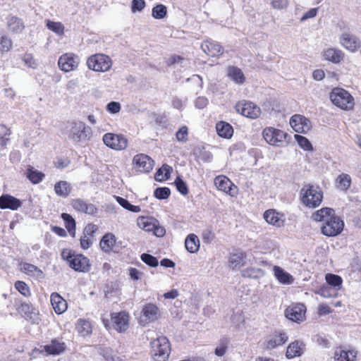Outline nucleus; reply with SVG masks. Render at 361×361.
<instances>
[{
  "label": "nucleus",
  "mask_w": 361,
  "mask_h": 361,
  "mask_svg": "<svg viewBox=\"0 0 361 361\" xmlns=\"http://www.w3.org/2000/svg\"><path fill=\"white\" fill-rule=\"evenodd\" d=\"M311 219L315 221H323L322 233L326 236H336L340 234L344 226L343 221L329 207H324L314 212Z\"/></svg>",
  "instance_id": "f257e3e1"
},
{
  "label": "nucleus",
  "mask_w": 361,
  "mask_h": 361,
  "mask_svg": "<svg viewBox=\"0 0 361 361\" xmlns=\"http://www.w3.org/2000/svg\"><path fill=\"white\" fill-rule=\"evenodd\" d=\"M63 133L73 142H80L88 139L90 128L82 121L68 122L63 128Z\"/></svg>",
  "instance_id": "f03ea898"
},
{
  "label": "nucleus",
  "mask_w": 361,
  "mask_h": 361,
  "mask_svg": "<svg viewBox=\"0 0 361 361\" xmlns=\"http://www.w3.org/2000/svg\"><path fill=\"white\" fill-rule=\"evenodd\" d=\"M302 203L309 208H315L322 202L323 192L314 185H306L300 192Z\"/></svg>",
  "instance_id": "7ed1b4c3"
},
{
  "label": "nucleus",
  "mask_w": 361,
  "mask_h": 361,
  "mask_svg": "<svg viewBox=\"0 0 361 361\" xmlns=\"http://www.w3.org/2000/svg\"><path fill=\"white\" fill-rule=\"evenodd\" d=\"M151 353L155 361H166L171 352L169 339L165 336H159L150 342Z\"/></svg>",
  "instance_id": "20e7f679"
},
{
  "label": "nucleus",
  "mask_w": 361,
  "mask_h": 361,
  "mask_svg": "<svg viewBox=\"0 0 361 361\" xmlns=\"http://www.w3.org/2000/svg\"><path fill=\"white\" fill-rule=\"evenodd\" d=\"M62 258L66 259L69 266L77 271L87 272L90 269L89 259L82 255H73L71 251L63 250Z\"/></svg>",
  "instance_id": "39448f33"
},
{
  "label": "nucleus",
  "mask_w": 361,
  "mask_h": 361,
  "mask_svg": "<svg viewBox=\"0 0 361 361\" xmlns=\"http://www.w3.org/2000/svg\"><path fill=\"white\" fill-rule=\"evenodd\" d=\"M87 67L97 72H106L112 66L111 58L103 54H96L90 56L87 60Z\"/></svg>",
  "instance_id": "423d86ee"
},
{
  "label": "nucleus",
  "mask_w": 361,
  "mask_h": 361,
  "mask_svg": "<svg viewBox=\"0 0 361 361\" xmlns=\"http://www.w3.org/2000/svg\"><path fill=\"white\" fill-rule=\"evenodd\" d=\"M331 102L342 109L348 110L354 106V99L346 90L336 88L330 94Z\"/></svg>",
  "instance_id": "0eeeda50"
},
{
  "label": "nucleus",
  "mask_w": 361,
  "mask_h": 361,
  "mask_svg": "<svg viewBox=\"0 0 361 361\" xmlns=\"http://www.w3.org/2000/svg\"><path fill=\"white\" fill-rule=\"evenodd\" d=\"M263 137L266 142L275 147H283L288 142V134L281 130L271 127L266 128L263 130Z\"/></svg>",
  "instance_id": "6e6552de"
},
{
  "label": "nucleus",
  "mask_w": 361,
  "mask_h": 361,
  "mask_svg": "<svg viewBox=\"0 0 361 361\" xmlns=\"http://www.w3.org/2000/svg\"><path fill=\"white\" fill-rule=\"evenodd\" d=\"M235 109L238 114L251 119H255L261 114V109L257 104L246 100L238 102Z\"/></svg>",
  "instance_id": "1a4fd4ad"
},
{
  "label": "nucleus",
  "mask_w": 361,
  "mask_h": 361,
  "mask_svg": "<svg viewBox=\"0 0 361 361\" xmlns=\"http://www.w3.org/2000/svg\"><path fill=\"white\" fill-rule=\"evenodd\" d=\"M341 46L349 51L354 53L358 51L361 47V41L360 38L350 32H343L339 38Z\"/></svg>",
  "instance_id": "9d476101"
},
{
  "label": "nucleus",
  "mask_w": 361,
  "mask_h": 361,
  "mask_svg": "<svg viewBox=\"0 0 361 361\" xmlns=\"http://www.w3.org/2000/svg\"><path fill=\"white\" fill-rule=\"evenodd\" d=\"M80 63L78 55L73 53H66L61 55L58 61L59 68L64 72H70L77 69Z\"/></svg>",
  "instance_id": "9b49d317"
},
{
  "label": "nucleus",
  "mask_w": 361,
  "mask_h": 361,
  "mask_svg": "<svg viewBox=\"0 0 361 361\" xmlns=\"http://www.w3.org/2000/svg\"><path fill=\"white\" fill-rule=\"evenodd\" d=\"M104 143L115 150L125 149L128 146V140L123 135L108 133L103 136Z\"/></svg>",
  "instance_id": "f8f14e48"
},
{
  "label": "nucleus",
  "mask_w": 361,
  "mask_h": 361,
  "mask_svg": "<svg viewBox=\"0 0 361 361\" xmlns=\"http://www.w3.org/2000/svg\"><path fill=\"white\" fill-rule=\"evenodd\" d=\"M154 164V160L145 154H137L133 159L134 168L141 173L150 172L153 169Z\"/></svg>",
  "instance_id": "ddd939ff"
},
{
  "label": "nucleus",
  "mask_w": 361,
  "mask_h": 361,
  "mask_svg": "<svg viewBox=\"0 0 361 361\" xmlns=\"http://www.w3.org/2000/svg\"><path fill=\"white\" fill-rule=\"evenodd\" d=\"M290 125L295 132L300 133H307L312 128L310 121L300 114H295L290 118Z\"/></svg>",
  "instance_id": "4468645a"
},
{
  "label": "nucleus",
  "mask_w": 361,
  "mask_h": 361,
  "mask_svg": "<svg viewBox=\"0 0 361 361\" xmlns=\"http://www.w3.org/2000/svg\"><path fill=\"white\" fill-rule=\"evenodd\" d=\"M305 306L302 303H298L287 307L285 310V315L293 322H300L305 319Z\"/></svg>",
  "instance_id": "2eb2a0df"
},
{
  "label": "nucleus",
  "mask_w": 361,
  "mask_h": 361,
  "mask_svg": "<svg viewBox=\"0 0 361 361\" xmlns=\"http://www.w3.org/2000/svg\"><path fill=\"white\" fill-rule=\"evenodd\" d=\"M111 320L114 329L118 332L126 331L129 326V315L126 312L113 314Z\"/></svg>",
  "instance_id": "dca6fc26"
},
{
  "label": "nucleus",
  "mask_w": 361,
  "mask_h": 361,
  "mask_svg": "<svg viewBox=\"0 0 361 361\" xmlns=\"http://www.w3.org/2000/svg\"><path fill=\"white\" fill-rule=\"evenodd\" d=\"M214 185L218 190H221L231 196L234 197L236 192L234 190L236 187L233 183L226 176H219L214 178Z\"/></svg>",
  "instance_id": "f3484780"
},
{
  "label": "nucleus",
  "mask_w": 361,
  "mask_h": 361,
  "mask_svg": "<svg viewBox=\"0 0 361 361\" xmlns=\"http://www.w3.org/2000/svg\"><path fill=\"white\" fill-rule=\"evenodd\" d=\"M71 206L75 210L90 215H95L98 211L93 204L88 203L80 198L73 200L71 201Z\"/></svg>",
  "instance_id": "a211bd4d"
},
{
  "label": "nucleus",
  "mask_w": 361,
  "mask_h": 361,
  "mask_svg": "<svg viewBox=\"0 0 361 361\" xmlns=\"http://www.w3.org/2000/svg\"><path fill=\"white\" fill-rule=\"evenodd\" d=\"M265 221L274 226L281 227L284 224V215L277 212L274 209L267 210L264 214Z\"/></svg>",
  "instance_id": "6ab92c4d"
},
{
  "label": "nucleus",
  "mask_w": 361,
  "mask_h": 361,
  "mask_svg": "<svg viewBox=\"0 0 361 361\" xmlns=\"http://www.w3.org/2000/svg\"><path fill=\"white\" fill-rule=\"evenodd\" d=\"M288 339V337L285 333H276L267 338L264 345L267 349L271 350L284 344Z\"/></svg>",
  "instance_id": "aec40b11"
},
{
  "label": "nucleus",
  "mask_w": 361,
  "mask_h": 361,
  "mask_svg": "<svg viewBox=\"0 0 361 361\" xmlns=\"http://www.w3.org/2000/svg\"><path fill=\"white\" fill-rule=\"evenodd\" d=\"M201 48L206 54L212 57L219 56L224 52L223 47L219 43L209 40L204 41Z\"/></svg>",
  "instance_id": "412c9836"
},
{
  "label": "nucleus",
  "mask_w": 361,
  "mask_h": 361,
  "mask_svg": "<svg viewBox=\"0 0 361 361\" xmlns=\"http://www.w3.org/2000/svg\"><path fill=\"white\" fill-rule=\"evenodd\" d=\"M20 206V200L10 195H3L0 197V208L2 209L16 210Z\"/></svg>",
  "instance_id": "4be33fe9"
},
{
  "label": "nucleus",
  "mask_w": 361,
  "mask_h": 361,
  "mask_svg": "<svg viewBox=\"0 0 361 361\" xmlns=\"http://www.w3.org/2000/svg\"><path fill=\"white\" fill-rule=\"evenodd\" d=\"M142 315L149 322L158 319L161 316L159 307L152 303L146 304L142 310Z\"/></svg>",
  "instance_id": "5701e85b"
},
{
  "label": "nucleus",
  "mask_w": 361,
  "mask_h": 361,
  "mask_svg": "<svg viewBox=\"0 0 361 361\" xmlns=\"http://www.w3.org/2000/svg\"><path fill=\"white\" fill-rule=\"evenodd\" d=\"M51 303L56 314H62L67 309L66 301L57 293L51 295Z\"/></svg>",
  "instance_id": "b1692460"
},
{
  "label": "nucleus",
  "mask_w": 361,
  "mask_h": 361,
  "mask_svg": "<svg viewBox=\"0 0 361 361\" xmlns=\"http://www.w3.org/2000/svg\"><path fill=\"white\" fill-rule=\"evenodd\" d=\"M65 343L59 339L52 340L49 344L44 346L47 355H59L65 350Z\"/></svg>",
  "instance_id": "393cba45"
},
{
  "label": "nucleus",
  "mask_w": 361,
  "mask_h": 361,
  "mask_svg": "<svg viewBox=\"0 0 361 361\" xmlns=\"http://www.w3.org/2000/svg\"><path fill=\"white\" fill-rule=\"evenodd\" d=\"M20 269L23 273L35 277L36 279H42L44 278L42 271L34 264L23 262L20 264Z\"/></svg>",
  "instance_id": "a878e982"
},
{
  "label": "nucleus",
  "mask_w": 361,
  "mask_h": 361,
  "mask_svg": "<svg viewBox=\"0 0 361 361\" xmlns=\"http://www.w3.org/2000/svg\"><path fill=\"white\" fill-rule=\"evenodd\" d=\"M343 52L338 49L329 48L324 51V57L326 61L338 63L343 59Z\"/></svg>",
  "instance_id": "bb28decb"
},
{
  "label": "nucleus",
  "mask_w": 361,
  "mask_h": 361,
  "mask_svg": "<svg viewBox=\"0 0 361 361\" xmlns=\"http://www.w3.org/2000/svg\"><path fill=\"white\" fill-rule=\"evenodd\" d=\"M71 183L66 180H59L54 185L55 193L63 198H66L72 191Z\"/></svg>",
  "instance_id": "cd10ccee"
},
{
  "label": "nucleus",
  "mask_w": 361,
  "mask_h": 361,
  "mask_svg": "<svg viewBox=\"0 0 361 361\" xmlns=\"http://www.w3.org/2000/svg\"><path fill=\"white\" fill-rule=\"evenodd\" d=\"M304 346V343L298 341L290 343L286 353L287 358L291 359L295 357L300 356L303 353Z\"/></svg>",
  "instance_id": "c85d7f7f"
},
{
  "label": "nucleus",
  "mask_w": 361,
  "mask_h": 361,
  "mask_svg": "<svg viewBox=\"0 0 361 361\" xmlns=\"http://www.w3.org/2000/svg\"><path fill=\"white\" fill-rule=\"evenodd\" d=\"M157 220L148 216H139L137 219V226L147 232L152 231L157 225Z\"/></svg>",
  "instance_id": "c756f323"
},
{
  "label": "nucleus",
  "mask_w": 361,
  "mask_h": 361,
  "mask_svg": "<svg viewBox=\"0 0 361 361\" xmlns=\"http://www.w3.org/2000/svg\"><path fill=\"white\" fill-rule=\"evenodd\" d=\"M357 352L338 348L335 352V361H355Z\"/></svg>",
  "instance_id": "7c9ffc66"
},
{
  "label": "nucleus",
  "mask_w": 361,
  "mask_h": 361,
  "mask_svg": "<svg viewBox=\"0 0 361 361\" xmlns=\"http://www.w3.org/2000/svg\"><path fill=\"white\" fill-rule=\"evenodd\" d=\"M274 276L280 283L284 284H291L293 282V276L285 271L282 268L278 266H274L273 268Z\"/></svg>",
  "instance_id": "2f4dec72"
},
{
  "label": "nucleus",
  "mask_w": 361,
  "mask_h": 361,
  "mask_svg": "<svg viewBox=\"0 0 361 361\" xmlns=\"http://www.w3.org/2000/svg\"><path fill=\"white\" fill-rule=\"evenodd\" d=\"M216 129L218 135L224 138H231L233 133L232 126L224 121H220L216 123Z\"/></svg>",
  "instance_id": "473e14b6"
},
{
  "label": "nucleus",
  "mask_w": 361,
  "mask_h": 361,
  "mask_svg": "<svg viewBox=\"0 0 361 361\" xmlns=\"http://www.w3.org/2000/svg\"><path fill=\"white\" fill-rule=\"evenodd\" d=\"M185 246L186 250L190 253H195L200 247V240L198 237L195 234H190L185 240Z\"/></svg>",
  "instance_id": "72a5a7b5"
},
{
  "label": "nucleus",
  "mask_w": 361,
  "mask_h": 361,
  "mask_svg": "<svg viewBox=\"0 0 361 361\" xmlns=\"http://www.w3.org/2000/svg\"><path fill=\"white\" fill-rule=\"evenodd\" d=\"M228 75L235 83L241 85L245 81V77L240 68L231 66L228 69Z\"/></svg>",
  "instance_id": "f704fd0d"
},
{
  "label": "nucleus",
  "mask_w": 361,
  "mask_h": 361,
  "mask_svg": "<svg viewBox=\"0 0 361 361\" xmlns=\"http://www.w3.org/2000/svg\"><path fill=\"white\" fill-rule=\"evenodd\" d=\"M26 177L32 183L37 184L43 180L44 174L34 167L29 166L27 169Z\"/></svg>",
  "instance_id": "c9c22d12"
},
{
  "label": "nucleus",
  "mask_w": 361,
  "mask_h": 361,
  "mask_svg": "<svg viewBox=\"0 0 361 361\" xmlns=\"http://www.w3.org/2000/svg\"><path fill=\"white\" fill-rule=\"evenodd\" d=\"M245 255L243 252H238L231 255L229 257V265L232 269L240 268L245 264Z\"/></svg>",
  "instance_id": "e433bc0d"
},
{
  "label": "nucleus",
  "mask_w": 361,
  "mask_h": 361,
  "mask_svg": "<svg viewBox=\"0 0 361 361\" xmlns=\"http://www.w3.org/2000/svg\"><path fill=\"white\" fill-rule=\"evenodd\" d=\"M115 243V235L112 233H106L102 237L99 245L102 250L104 252H109L112 248Z\"/></svg>",
  "instance_id": "4c0bfd02"
},
{
  "label": "nucleus",
  "mask_w": 361,
  "mask_h": 361,
  "mask_svg": "<svg viewBox=\"0 0 361 361\" xmlns=\"http://www.w3.org/2000/svg\"><path fill=\"white\" fill-rule=\"evenodd\" d=\"M76 329L78 334L83 337L89 336L92 333V326L90 322L82 319L78 321Z\"/></svg>",
  "instance_id": "58836bf2"
},
{
  "label": "nucleus",
  "mask_w": 361,
  "mask_h": 361,
  "mask_svg": "<svg viewBox=\"0 0 361 361\" xmlns=\"http://www.w3.org/2000/svg\"><path fill=\"white\" fill-rule=\"evenodd\" d=\"M351 185V178L347 173H341L336 178V186L338 189L345 191Z\"/></svg>",
  "instance_id": "ea45409f"
},
{
  "label": "nucleus",
  "mask_w": 361,
  "mask_h": 361,
  "mask_svg": "<svg viewBox=\"0 0 361 361\" xmlns=\"http://www.w3.org/2000/svg\"><path fill=\"white\" fill-rule=\"evenodd\" d=\"M172 170V167L167 164H164L162 167L156 172L154 178L158 181L168 180Z\"/></svg>",
  "instance_id": "a19ab883"
},
{
  "label": "nucleus",
  "mask_w": 361,
  "mask_h": 361,
  "mask_svg": "<svg viewBox=\"0 0 361 361\" xmlns=\"http://www.w3.org/2000/svg\"><path fill=\"white\" fill-rule=\"evenodd\" d=\"M61 217L65 222V226L72 236L75 233V221L73 218L68 214L63 213Z\"/></svg>",
  "instance_id": "79ce46f5"
},
{
  "label": "nucleus",
  "mask_w": 361,
  "mask_h": 361,
  "mask_svg": "<svg viewBox=\"0 0 361 361\" xmlns=\"http://www.w3.org/2000/svg\"><path fill=\"white\" fill-rule=\"evenodd\" d=\"M8 26L9 30L14 32H20L24 29L22 20L16 17H11L9 19Z\"/></svg>",
  "instance_id": "37998d69"
},
{
  "label": "nucleus",
  "mask_w": 361,
  "mask_h": 361,
  "mask_svg": "<svg viewBox=\"0 0 361 361\" xmlns=\"http://www.w3.org/2000/svg\"><path fill=\"white\" fill-rule=\"evenodd\" d=\"M47 28L58 35H62L64 33V26L60 22H54L50 20H46Z\"/></svg>",
  "instance_id": "c03bdc74"
},
{
  "label": "nucleus",
  "mask_w": 361,
  "mask_h": 361,
  "mask_svg": "<svg viewBox=\"0 0 361 361\" xmlns=\"http://www.w3.org/2000/svg\"><path fill=\"white\" fill-rule=\"evenodd\" d=\"M116 199L117 202L122 207H123L124 209H126L128 211H130V212H133L135 213H137L141 211V209L139 206H135V205L131 204L127 200H126L121 197H116Z\"/></svg>",
  "instance_id": "a18cd8bd"
},
{
  "label": "nucleus",
  "mask_w": 361,
  "mask_h": 361,
  "mask_svg": "<svg viewBox=\"0 0 361 361\" xmlns=\"http://www.w3.org/2000/svg\"><path fill=\"white\" fill-rule=\"evenodd\" d=\"M326 280L328 284L334 288L336 289H339L341 288L342 283V279L341 276L333 274H328L326 276Z\"/></svg>",
  "instance_id": "49530a36"
},
{
  "label": "nucleus",
  "mask_w": 361,
  "mask_h": 361,
  "mask_svg": "<svg viewBox=\"0 0 361 361\" xmlns=\"http://www.w3.org/2000/svg\"><path fill=\"white\" fill-rule=\"evenodd\" d=\"M167 13V8L163 4H158L152 8V16L156 19L164 18Z\"/></svg>",
  "instance_id": "de8ad7c7"
},
{
  "label": "nucleus",
  "mask_w": 361,
  "mask_h": 361,
  "mask_svg": "<svg viewBox=\"0 0 361 361\" xmlns=\"http://www.w3.org/2000/svg\"><path fill=\"white\" fill-rule=\"evenodd\" d=\"M295 139L297 141L299 146L306 151H312V146L309 140L300 135H295Z\"/></svg>",
  "instance_id": "09e8293b"
},
{
  "label": "nucleus",
  "mask_w": 361,
  "mask_h": 361,
  "mask_svg": "<svg viewBox=\"0 0 361 361\" xmlns=\"http://www.w3.org/2000/svg\"><path fill=\"white\" fill-rule=\"evenodd\" d=\"M11 134V130L4 125H0V145L4 147L7 145L9 140L8 136Z\"/></svg>",
  "instance_id": "8fccbe9b"
},
{
  "label": "nucleus",
  "mask_w": 361,
  "mask_h": 361,
  "mask_svg": "<svg viewBox=\"0 0 361 361\" xmlns=\"http://www.w3.org/2000/svg\"><path fill=\"white\" fill-rule=\"evenodd\" d=\"M228 344V340L226 338H221L215 349V354L219 357L224 356L226 352Z\"/></svg>",
  "instance_id": "3c124183"
},
{
  "label": "nucleus",
  "mask_w": 361,
  "mask_h": 361,
  "mask_svg": "<svg viewBox=\"0 0 361 361\" xmlns=\"http://www.w3.org/2000/svg\"><path fill=\"white\" fill-rule=\"evenodd\" d=\"M15 288L23 295L27 297L30 295V290L28 286L23 281H18L15 283Z\"/></svg>",
  "instance_id": "603ef678"
},
{
  "label": "nucleus",
  "mask_w": 361,
  "mask_h": 361,
  "mask_svg": "<svg viewBox=\"0 0 361 361\" xmlns=\"http://www.w3.org/2000/svg\"><path fill=\"white\" fill-rule=\"evenodd\" d=\"M171 194L170 189L166 187L157 188L154 192L155 197L159 200H164L169 197Z\"/></svg>",
  "instance_id": "864d4df0"
},
{
  "label": "nucleus",
  "mask_w": 361,
  "mask_h": 361,
  "mask_svg": "<svg viewBox=\"0 0 361 361\" xmlns=\"http://www.w3.org/2000/svg\"><path fill=\"white\" fill-rule=\"evenodd\" d=\"M141 259L145 264L152 267L158 266L159 264L158 260L155 257L147 253H144L141 255Z\"/></svg>",
  "instance_id": "5fc2aeb1"
},
{
  "label": "nucleus",
  "mask_w": 361,
  "mask_h": 361,
  "mask_svg": "<svg viewBox=\"0 0 361 361\" xmlns=\"http://www.w3.org/2000/svg\"><path fill=\"white\" fill-rule=\"evenodd\" d=\"M175 185L177 190L180 194L185 195L188 193V189L186 183L180 177H177L175 180Z\"/></svg>",
  "instance_id": "6e6d98bb"
},
{
  "label": "nucleus",
  "mask_w": 361,
  "mask_h": 361,
  "mask_svg": "<svg viewBox=\"0 0 361 361\" xmlns=\"http://www.w3.org/2000/svg\"><path fill=\"white\" fill-rule=\"evenodd\" d=\"M188 129L185 126H182L176 133V137L179 142H186L188 140Z\"/></svg>",
  "instance_id": "4d7b16f0"
},
{
  "label": "nucleus",
  "mask_w": 361,
  "mask_h": 361,
  "mask_svg": "<svg viewBox=\"0 0 361 361\" xmlns=\"http://www.w3.org/2000/svg\"><path fill=\"white\" fill-rule=\"evenodd\" d=\"M11 47V39L7 37H2L0 41V50L2 51H8Z\"/></svg>",
  "instance_id": "13d9d810"
},
{
  "label": "nucleus",
  "mask_w": 361,
  "mask_h": 361,
  "mask_svg": "<svg viewBox=\"0 0 361 361\" xmlns=\"http://www.w3.org/2000/svg\"><path fill=\"white\" fill-rule=\"evenodd\" d=\"M145 6V0H133L131 11L133 13H135L136 11H141Z\"/></svg>",
  "instance_id": "bf43d9fd"
},
{
  "label": "nucleus",
  "mask_w": 361,
  "mask_h": 361,
  "mask_svg": "<svg viewBox=\"0 0 361 361\" xmlns=\"http://www.w3.org/2000/svg\"><path fill=\"white\" fill-rule=\"evenodd\" d=\"M99 353L107 361L114 360L113 351L111 348L106 347L100 348Z\"/></svg>",
  "instance_id": "052dcab7"
},
{
  "label": "nucleus",
  "mask_w": 361,
  "mask_h": 361,
  "mask_svg": "<svg viewBox=\"0 0 361 361\" xmlns=\"http://www.w3.org/2000/svg\"><path fill=\"white\" fill-rule=\"evenodd\" d=\"M106 109L111 114H116L121 110V104L116 102H111L107 104Z\"/></svg>",
  "instance_id": "680f3d73"
},
{
  "label": "nucleus",
  "mask_w": 361,
  "mask_h": 361,
  "mask_svg": "<svg viewBox=\"0 0 361 361\" xmlns=\"http://www.w3.org/2000/svg\"><path fill=\"white\" fill-rule=\"evenodd\" d=\"M152 232L157 237H163L166 233V230L162 226H160L157 221V225H155V228L152 230Z\"/></svg>",
  "instance_id": "e2e57ef3"
},
{
  "label": "nucleus",
  "mask_w": 361,
  "mask_h": 361,
  "mask_svg": "<svg viewBox=\"0 0 361 361\" xmlns=\"http://www.w3.org/2000/svg\"><path fill=\"white\" fill-rule=\"evenodd\" d=\"M317 8H311L307 11L300 18V21L303 22L309 18H312L317 16Z\"/></svg>",
  "instance_id": "0e129e2a"
},
{
  "label": "nucleus",
  "mask_w": 361,
  "mask_h": 361,
  "mask_svg": "<svg viewBox=\"0 0 361 361\" xmlns=\"http://www.w3.org/2000/svg\"><path fill=\"white\" fill-rule=\"evenodd\" d=\"M208 104V100L204 97H199L195 102V106L198 109L204 108Z\"/></svg>",
  "instance_id": "69168bd1"
},
{
  "label": "nucleus",
  "mask_w": 361,
  "mask_h": 361,
  "mask_svg": "<svg viewBox=\"0 0 361 361\" xmlns=\"http://www.w3.org/2000/svg\"><path fill=\"white\" fill-rule=\"evenodd\" d=\"M97 228L95 225L90 224L87 225L83 231V235L87 236H91L97 231Z\"/></svg>",
  "instance_id": "338daca9"
},
{
  "label": "nucleus",
  "mask_w": 361,
  "mask_h": 361,
  "mask_svg": "<svg viewBox=\"0 0 361 361\" xmlns=\"http://www.w3.org/2000/svg\"><path fill=\"white\" fill-rule=\"evenodd\" d=\"M92 242L90 240V237L87 235H84L81 237L80 238V245L82 248L86 250L88 249L90 245H92Z\"/></svg>",
  "instance_id": "774afa93"
}]
</instances>
